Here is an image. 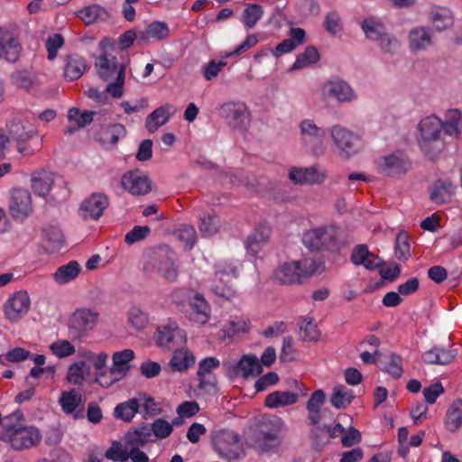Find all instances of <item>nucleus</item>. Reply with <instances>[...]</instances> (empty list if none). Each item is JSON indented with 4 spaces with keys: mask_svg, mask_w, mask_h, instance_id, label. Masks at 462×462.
I'll return each mask as SVG.
<instances>
[{
    "mask_svg": "<svg viewBox=\"0 0 462 462\" xmlns=\"http://www.w3.org/2000/svg\"><path fill=\"white\" fill-rule=\"evenodd\" d=\"M0 440L14 450L29 449L41 442L42 433L37 427L26 425L23 413L17 410L4 417Z\"/></svg>",
    "mask_w": 462,
    "mask_h": 462,
    "instance_id": "nucleus-1",
    "label": "nucleus"
},
{
    "mask_svg": "<svg viewBox=\"0 0 462 462\" xmlns=\"http://www.w3.org/2000/svg\"><path fill=\"white\" fill-rule=\"evenodd\" d=\"M100 48L102 53L96 60L97 74L103 80L108 82L106 87L107 95L114 98H119L124 94L125 66L119 63L116 57L112 53L114 43L110 40H102Z\"/></svg>",
    "mask_w": 462,
    "mask_h": 462,
    "instance_id": "nucleus-2",
    "label": "nucleus"
},
{
    "mask_svg": "<svg viewBox=\"0 0 462 462\" xmlns=\"http://www.w3.org/2000/svg\"><path fill=\"white\" fill-rule=\"evenodd\" d=\"M7 128L9 137L16 143L21 154L31 155L42 147L43 137L33 139L37 134V129L28 121L14 118L8 123Z\"/></svg>",
    "mask_w": 462,
    "mask_h": 462,
    "instance_id": "nucleus-3",
    "label": "nucleus"
},
{
    "mask_svg": "<svg viewBox=\"0 0 462 462\" xmlns=\"http://www.w3.org/2000/svg\"><path fill=\"white\" fill-rule=\"evenodd\" d=\"M317 93L325 103L335 101L343 104L357 99V94L351 85L338 76H332L321 82Z\"/></svg>",
    "mask_w": 462,
    "mask_h": 462,
    "instance_id": "nucleus-4",
    "label": "nucleus"
},
{
    "mask_svg": "<svg viewBox=\"0 0 462 462\" xmlns=\"http://www.w3.org/2000/svg\"><path fill=\"white\" fill-rule=\"evenodd\" d=\"M299 131L300 143L309 153L321 156L326 152V131L313 119L301 120L299 124Z\"/></svg>",
    "mask_w": 462,
    "mask_h": 462,
    "instance_id": "nucleus-5",
    "label": "nucleus"
},
{
    "mask_svg": "<svg viewBox=\"0 0 462 462\" xmlns=\"http://www.w3.org/2000/svg\"><path fill=\"white\" fill-rule=\"evenodd\" d=\"M213 446L218 456L227 462L239 460L244 455L239 434L231 430H220L213 435Z\"/></svg>",
    "mask_w": 462,
    "mask_h": 462,
    "instance_id": "nucleus-6",
    "label": "nucleus"
},
{
    "mask_svg": "<svg viewBox=\"0 0 462 462\" xmlns=\"http://www.w3.org/2000/svg\"><path fill=\"white\" fill-rule=\"evenodd\" d=\"M317 272L314 260L304 258L281 265L274 273V278L282 284L299 283Z\"/></svg>",
    "mask_w": 462,
    "mask_h": 462,
    "instance_id": "nucleus-7",
    "label": "nucleus"
},
{
    "mask_svg": "<svg viewBox=\"0 0 462 462\" xmlns=\"http://www.w3.org/2000/svg\"><path fill=\"white\" fill-rule=\"evenodd\" d=\"M442 126V121L434 115L426 116L420 121L418 143L424 153L430 155L439 150Z\"/></svg>",
    "mask_w": 462,
    "mask_h": 462,
    "instance_id": "nucleus-8",
    "label": "nucleus"
},
{
    "mask_svg": "<svg viewBox=\"0 0 462 462\" xmlns=\"http://www.w3.org/2000/svg\"><path fill=\"white\" fill-rule=\"evenodd\" d=\"M219 116L232 129L245 132L251 124V114L247 105L239 100L227 101L219 106Z\"/></svg>",
    "mask_w": 462,
    "mask_h": 462,
    "instance_id": "nucleus-9",
    "label": "nucleus"
},
{
    "mask_svg": "<svg viewBox=\"0 0 462 462\" xmlns=\"http://www.w3.org/2000/svg\"><path fill=\"white\" fill-rule=\"evenodd\" d=\"M284 421L277 417L265 419L259 429L255 447L261 452L276 448L282 442V433L285 430Z\"/></svg>",
    "mask_w": 462,
    "mask_h": 462,
    "instance_id": "nucleus-10",
    "label": "nucleus"
},
{
    "mask_svg": "<svg viewBox=\"0 0 462 462\" xmlns=\"http://www.w3.org/2000/svg\"><path fill=\"white\" fill-rule=\"evenodd\" d=\"M328 133L340 156L349 158L357 152L361 143L359 134L340 125L330 126Z\"/></svg>",
    "mask_w": 462,
    "mask_h": 462,
    "instance_id": "nucleus-11",
    "label": "nucleus"
},
{
    "mask_svg": "<svg viewBox=\"0 0 462 462\" xmlns=\"http://www.w3.org/2000/svg\"><path fill=\"white\" fill-rule=\"evenodd\" d=\"M187 333L177 322L168 320L157 328L155 340L157 345L167 350H174L187 344Z\"/></svg>",
    "mask_w": 462,
    "mask_h": 462,
    "instance_id": "nucleus-12",
    "label": "nucleus"
},
{
    "mask_svg": "<svg viewBox=\"0 0 462 462\" xmlns=\"http://www.w3.org/2000/svg\"><path fill=\"white\" fill-rule=\"evenodd\" d=\"M337 235L338 229L333 226H320L306 231L302 243L312 251L331 249L336 245Z\"/></svg>",
    "mask_w": 462,
    "mask_h": 462,
    "instance_id": "nucleus-13",
    "label": "nucleus"
},
{
    "mask_svg": "<svg viewBox=\"0 0 462 462\" xmlns=\"http://www.w3.org/2000/svg\"><path fill=\"white\" fill-rule=\"evenodd\" d=\"M220 366V361L214 356L206 357L199 362L197 376L198 395L212 394L217 392V380L214 371Z\"/></svg>",
    "mask_w": 462,
    "mask_h": 462,
    "instance_id": "nucleus-14",
    "label": "nucleus"
},
{
    "mask_svg": "<svg viewBox=\"0 0 462 462\" xmlns=\"http://www.w3.org/2000/svg\"><path fill=\"white\" fill-rule=\"evenodd\" d=\"M238 267V263L234 261H223L216 263L211 289L217 295L227 297L231 294L230 278L237 276Z\"/></svg>",
    "mask_w": 462,
    "mask_h": 462,
    "instance_id": "nucleus-15",
    "label": "nucleus"
},
{
    "mask_svg": "<svg viewBox=\"0 0 462 462\" xmlns=\"http://www.w3.org/2000/svg\"><path fill=\"white\" fill-rule=\"evenodd\" d=\"M98 320V313L91 309L77 310L70 317L69 334L73 338L80 339L94 329Z\"/></svg>",
    "mask_w": 462,
    "mask_h": 462,
    "instance_id": "nucleus-16",
    "label": "nucleus"
},
{
    "mask_svg": "<svg viewBox=\"0 0 462 462\" xmlns=\"http://www.w3.org/2000/svg\"><path fill=\"white\" fill-rule=\"evenodd\" d=\"M377 166L383 174L390 177H399L407 173L411 168V162L404 153L396 152L380 157L377 160Z\"/></svg>",
    "mask_w": 462,
    "mask_h": 462,
    "instance_id": "nucleus-17",
    "label": "nucleus"
},
{
    "mask_svg": "<svg viewBox=\"0 0 462 462\" xmlns=\"http://www.w3.org/2000/svg\"><path fill=\"white\" fill-rule=\"evenodd\" d=\"M9 209L15 219L23 220L32 212V195L30 191L23 188H15L11 190Z\"/></svg>",
    "mask_w": 462,
    "mask_h": 462,
    "instance_id": "nucleus-18",
    "label": "nucleus"
},
{
    "mask_svg": "<svg viewBox=\"0 0 462 462\" xmlns=\"http://www.w3.org/2000/svg\"><path fill=\"white\" fill-rule=\"evenodd\" d=\"M328 178V171L318 166L306 168H292L289 173V179L294 184H321Z\"/></svg>",
    "mask_w": 462,
    "mask_h": 462,
    "instance_id": "nucleus-19",
    "label": "nucleus"
},
{
    "mask_svg": "<svg viewBox=\"0 0 462 462\" xmlns=\"http://www.w3.org/2000/svg\"><path fill=\"white\" fill-rule=\"evenodd\" d=\"M187 319L199 325L206 324L210 317V306L205 298L196 293L182 312Z\"/></svg>",
    "mask_w": 462,
    "mask_h": 462,
    "instance_id": "nucleus-20",
    "label": "nucleus"
},
{
    "mask_svg": "<svg viewBox=\"0 0 462 462\" xmlns=\"http://www.w3.org/2000/svg\"><path fill=\"white\" fill-rule=\"evenodd\" d=\"M31 300L24 291H16L5 304V313L11 321H17L30 310Z\"/></svg>",
    "mask_w": 462,
    "mask_h": 462,
    "instance_id": "nucleus-21",
    "label": "nucleus"
},
{
    "mask_svg": "<svg viewBox=\"0 0 462 462\" xmlns=\"http://www.w3.org/2000/svg\"><path fill=\"white\" fill-rule=\"evenodd\" d=\"M122 186L133 195H144L151 190L149 178L140 171L126 172L121 180Z\"/></svg>",
    "mask_w": 462,
    "mask_h": 462,
    "instance_id": "nucleus-22",
    "label": "nucleus"
},
{
    "mask_svg": "<svg viewBox=\"0 0 462 462\" xmlns=\"http://www.w3.org/2000/svg\"><path fill=\"white\" fill-rule=\"evenodd\" d=\"M108 204V198L104 193H93L83 201L80 211L84 218L97 220Z\"/></svg>",
    "mask_w": 462,
    "mask_h": 462,
    "instance_id": "nucleus-23",
    "label": "nucleus"
},
{
    "mask_svg": "<svg viewBox=\"0 0 462 462\" xmlns=\"http://www.w3.org/2000/svg\"><path fill=\"white\" fill-rule=\"evenodd\" d=\"M294 384L300 393L275 391L266 396L265 405L271 409H276L296 403L299 396L305 395L306 391L302 389V384L298 381H295Z\"/></svg>",
    "mask_w": 462,
    "mask_h": 462,
    "instance_id": "nucleus-24",
    "label": "nucleus"
},
{
    "mask_svg": "<svg viewBox=\"0 0 462 462\" xmlns=\"http://www.w3.org/2000/svg\"><path fill=\"white\" fill-rule=\"evenodd\" d=\"M22 47L13 33L0 28V58L8 62H15L21 54Z\"/></svg>",
    "mask_w": 462,
    "mask_h": 462,
    "instance_id": "nucleus-25",
    "label": "nucleus"
},
{
    "mask_svg": "<svg viewBox=\"0 0 462 462\" xmlns=\"http://www.w3.org/2000/svg\"><path fill=\"white\" fill-rule=\"evenodd\" d=\"M271 235V226L264 223L256 227L247 237L245 248L248 254L256 255L266 245Z\"/></svg>",
    "mask_w": 462,
    "mask_h": 462,
    "instance_id": "nucleus-26",
    "label": "nucleus"
},
{
    "mask_svg": "<svg viewBox=\"0 0 462 462\" xmlns=\"http://www.w3.org/2000/svg\"><path fill=\"white\" fill-rule=\"evenodd\" d=\"M59 403L65 413L71 414L75 412V418L82 416V394L79 390L71 389L63 392L59 399Z\"/></svg>",
    "mask_w": 462,
    "mask_h": 462,
    "instance_id": "nucleus-27",
    "label": "nucleus"
},
{
    "mask_svg": "<svg viewBox=\"0 0 462 462\" xmlns=\"http://www.w3.org/2000/svg\"><path fill=\"white\" fill-rule=\"evenodd\" d=\"M227 366L229 371L235 374H241L245 378L248 376H255L261 374L262 372V365L257 357L254 356H244L235 365H224Z\"/></svg>",
    "mask_w": 462,
    "mask_h": 462,
    "instance_id": "nucleus-28",
    "label": "nucleus"
},
{
    "mask_svg": "<svg viewBox=\"0 0 462 462\" xmlns=\"http://www.w3.org/2000/svg\"><path fill=\"white\" fill-rule=\"evenodd\" d=\"M195 362V356L184 346L173 350L169 366L172 371L184 373L192 367Z\"/></svg>",
    "mask_w": 462,
    "mask_h": 462,
    "instance_id": "nucleus-29",
    "label": "nucleus"
},
{
    "mask_svg": "<svg viewBox=\"0 0 462 462\" xmlns=\"http://www.w3.org/2000/svg\"><path fill=\"white\" fill-rule=\"evenodd\" d=\"M175 112V107L170 104L156 108L146 118L145 126L147 130L151 133L155 132L159 127L166 124Z\"/></svg>",
    "mask_w": 462,
    "mask_h": 462,
    "instance_id": "nucleus-30",
    "label": "nucleus"
},
{
    "mask_svg": "<svg viewBox=\"0 0 462 462\" xmlns=\"http://www.w3.org/2000/svg\"><path fill=\"white\" fill-rule=\"evenodd\" d=\"M351 261L355 265L364 266L367 270H374L381 264V260L369 252L365 245H358L353 249Z\"/></svg>",
    "mask_w": 462,
    "mask_h": 462,
    "instance_id": "nucleus-31",
    "label": "nucleus"
},
{
    "mask_svg": "<svg viewBox=\"0 0 462 462\" xmlns=\"http://www.w3.org/2000/svg\"><path fill=\"white\" fill-rule=\"evenodd\" d=\"M144 271L147 273H152L153 272H158L162 273V275L168 282H174L178 277V265L176 262L167 257L159 261L158 263L149 262L144 265Z\"/></svg>",
    "mask_w": 462,
    "mask_h": 462,
    "instance_id": "nucleus-32",
    "label": "nucleus"
},
{
    "mask_svg": "<svg viewBox=\"0 0 462 462\" xmlns=\"http://www.w3.org/2000/svg\"><path fill=\"white\" fill-rule=\"evenodd\" d=\"M360 26L365 38L375 42L387 32L382 19L373 15L365 18Z\"/></svg>",
    "mask_w": 462,
    "mask_h": 462,
    "instance_id": "nucleus-33",
    "label": "nucleus"
},
{
    "mask_svg": "<svg viewBox=\"0 0 462 462\" xmlns=\"http://www.w3.org/2000/svg\"><path fill=\"white\" fill-rule=\"evenodd\" d=\"M62 244L63 235L59 227L50 226L42 229V246L48 253L53 254L60 251Z\"/></svg>",
    "mask_w": 462,
    "mask_h": 462,
    "instance_id": "nucleus-34",
    "label": "nucleus"
},
{
    "mask_svg": "<svg viewBox=\"0 0 462 462\" xmlns=\"http://www.w3.org/2000/svg\"><path fill=\"white\" fill-rule=\"evenodd\" d=\"M81 267L75 261H69L68 263L60 266L53 273V280L57 284L64 285L73 282L80 273Z\"/></svg>",
    "mask_w": 462,
    "mask_h": 462,
    "instance_id": "nucleus-35",
    "label": "nucleus"
},
{
    "mask_svg": "<svg viewBox=\"0 0 462 462\" xmlns=\"http://www.w3.org/2000/svg\"><path fill=\"white\" fill-rule=\"evenodd\" d=\"M87 69L86 60L76 54L69 55L65 60L64 76L69 80L79 79Z\"/></svg>",
    "mask_w": 462,
    "mask_h": 462,
    "instance_id": "nucleus-36",
    "label": "nucleus"
},
{
    "mask_svg": "<svg viewBox=\"0 0 462 462\" xmlns=\"http://www.w3.org/2000/svg\"><path fill=\"white\" fill-rule=\"evenodd\" d=\"M134 356V352L129 348L115 352L112 356L113 364L111 367L125 378L131 370L130 363Z\"/></svg>",
    "mask_w": 462,
    "mask_h": 462,
    "instance_id": "nucleus-37",
    "label": "nucleus"
},
{
    "mask_svg": "<svg viewBox=\"0 0 462 462\" xmlns=\"http://www.w3.org/2000/svg\"><path fill=\"white\" fill-rule=\"evenodd\" d=\"M170 34V29L166 23L152 22L148 24L143 31L139 32L140 41H148L152 39L154 41H162L166 39Z\"/></svg>",
    "mask_w": 462,
    "mask_h": 462,
    "instance_id": "nucleus-38",
    "label": "nucleus"
},
{
    "mask_svg": "<svg viewBox=\"0 0 462 462\" xmlns=\"http://www.w3.org/2000/svg\"><path fill=\"white\" fill-rule=\"evenodd\" d=\"M409 43L412 51L424 50L432 44L431 33L429 29L419 27L409 33Z\"/></svg>",
    "mask_w": 462,
    "mask_h": 462,
    "instance_id": "nucleus-39",
    "label": "nucleus"
},
{
    "mask_svg": "<svg viewBox=\"0 0 462 462\" xmlns=\"http://www.w3.org/2000/svg\"><path fill=\"white\" fill-rule=\"evenodd\" d=\"M152 436L150 429L142 427L140 429L130 430L125 437V444L129 450H138L144 446Z\"/></svg>",
    "mask_w": 462,
    "mask_h": 462,
    "instance_id": "nucleus-40",
    "label": "nucleus"
},
{
    "mask_svg": "<svg viewBox=\"0 0 462 462\" xmlns=\"http://www.w3.org/2000/svg\"><path fill=\"white\" fill-rule=\"evenodd\" d=\"M453 184L449 180L437 181L430 193V199L438 204H443L450 200L453 194Z\"/></svg>",
    "mask_w": 462,
    "mask_h": 462,
    "instance_id": "nucleus-41",
    "label": "nucleus"
},
{
    "mask_svg": "<svg viewBox=\"0 0 462 462\" xmlns=\"http://www.w3.org/2000/svg\"><path fill=\"white\" fill-rule=\"evenodd\" d=\"M461 120L462 113L458 109L448 110L445 115V120L442 122V130L449 136H458Z\"/></svg>",
    "mask_w": 462,
    "mask_h": 462,
    "instance_id": "nucleus-42",
    "label": "nucleus"
},
{
    "mask_svg": "<svg viewBox=\"0 0 462 462\" xmlns=\"http://www.w3.org/2000/svg\"><path fill=\"white\" fill-rule=\"evenodd\" d=\"M82 21L89 25L98 21H105L108 18L107 11L99 5L87 6L79 12Z\"/></svg>",
    "mask_w": 462,
    "mask_h": 462,
    "instance_id": "nucleus-43",
    "label": "nucleus"
},
{
    "mask_svg": "<svg viewBox=\"0 0 462 462\" xmlns=\"http://www.w3.org/2000/svg\"><path fill=\"white\" fill-rule=\"evenodd\" d=\"M138 411V402L137 398L134 397L117 404L115 408L114 415L117 419L129 422Z\"/></svg>",
    "mask_w": 462,
    "mask_h": 462,
    "instance_id": "nucleus-44",
    "label": "nucleus"
},
{
    "mask_svg": "<svg viewBox=\"0 0 462 462\" xmlns=\"http://www.w3.org/2000/svg\"><path fill=\"white\" fill-rule=\"evenodd\" d=\"M431 22L438 31H443L453 24V16L449 9L436 7L431 11Z\"/></svg>",
    "mask_w": 462,
    "mask_h": 462,
    "instance_id": "nucleus-45",
    "label": "nucleus"
},
{
    "mask_svg": "<svg viewBox=\"0 0 462 462\" xmlns=\"http://www.w3.org/2000/svg\"><path fill=\"white\" fill-rule=\"evenodd\" d=\"M300 337L303 341L317 342L320 337L318 325L311 318L305 317L300 322Z\"/></svg>",
    "mask_w": 462,
    "mask_h": 462,
    "instance_id": "nucleus-46",
    "label": "nucleus"
},
{
    "mask_svg": "<svg viewBox=\"0 0 462 462\" xmlns=\"http://www.w3.org/2000/svg\"><path fill=\"white\" fill-rule=\"evenodd\" d=\"M462 425V401H455L447 411L446 426L448 430L455 431Z\"/></svg>",
    "mask_w": 462,
    "mask_h": 462,
    "instance_id": "nucleus-47",
    "label": "nucleus"
},
{
    "mask_svg": "<svg viewBox=\"0 0 462 462\" xmlns=\"http://www.w3.org/2000/svg\"><path fill=\"white\" fill-rule=\"evenodd\" d=\"M129 448L120 441L114 440L111 446L106 450L104 456L113 462H126L129 459Z\"/></svg>",
    "mask_w": 462,
    "mask_h": 462,
    "instance_id": "nucleus-48",
    "label": "nucleus"
},
{
    "mask_svg": "<svg viewBox=\"0 0 462 462\" xmlns=\"http://www.w3.org/2000/svg\"><path fill=\"white\" fill-rule=\"evenodd\" d=\"M319 60V54L318 50L313 46H309L301 54L297 57L295 62L291 66V69L296 70L308 67L317 63Z\"/></svg>",
    "mask_w": 462,
    "mask_h": 462,
    "instance_id": "nucleus-49",
    "label": "nucleus"
},
{
    "mask_svg": "<svg viewBox=\"0 0 462 462\" xmlns=\"http://www.w3.org/2000/svg\"><path fill=\"white\" fill-rule=\"evenodd\" d=\"M381 369L391 374L393 377L399 378L402 376L403 373L402 363V358L398 355L390 354L389 356H386L384 360L381 361Z\"/></svg>",
    "mask_w": 462,
    "mask_h": 462,
    "instance_id": "nucleus-50",
    "label": "nucleus"
},
{
    "mask_svg": "<svg viewBox=\"0 0 462 462\" xmlns=\"http://www.w3.org/2000/svg\"><path fill=\"white\" fill-rule=\"evenodd\" d=\"M353 400L352 391L344 385H337L333 389L331 403L337 409L348 405Z\"/></svg>",
    "mask_w": 462,
    "mask_h": 462,
    "instance_id": "nucleus-51",
    "label": "nucleus"
},
{
    "mask_svg": "<svg viewBox=\"0 0 462 462\" xmlns=\"http://www.w3.org/2000/svg\"><path fill=\"white\" fill-rule=\"evenodd\" d=\"M123 379L124 377L121 374H117L115 369L110 367L109 369H105L96 373L94 382L102 388H109Z\"/></svg>",
    "mask_w": 462,
    "mask_h": 462,
    "instance_id": "nucleus-52",
    "label": "nucleus"
},
{
    "mask_svg": "<svg viewBox=\"0 0 462 462\" xmlns=\"http://www.w3.org/2000/svg\"><path fill=\"white\" fill-rule=\"evenodd\" d=\"M249 329V321L239 316H232L223 328L226 337H232L239 332H246Z\"/></svg>",
    "mask_w": 462,
    "mask_h": 462,
    "instance_id": "nucleus-53",
    "label": "nucleus"
},
{
    "mask_svg": "<svg viewBox=\"0 0 462 462\" xmlns=\"http://www.w3.org/2000/svg\"><path fill=\"white\" fill-rule=\"evenodd\" d=\"M86 367L87 364L85 361L71 364L67 372L68 382L74 385H82L86 379Z\"/></svg>",
    "mask_w": 462,
    "mask_h": 462,
    "instance_id": "nucleus-54",
    "label": "nucleus"
},
{
    "mask_svg": "<svg viewBox=\"0 0 462 462\" xmlns=\"http://www.w3.org/2000/svg\"><path fill=\"white\" fill-rule=\"evenodd\" d=\"M79 356L90 361L96 373L105 370L108 360V355L105 351L95 353L90 350L83 349L79 352Z\"/></svg>",
    "mask_w": 462,
    "mask_h": 462,
    "instance_id": "nucleus-55",
    "label": "nucleus"
},
{
    "mask_svg": "<svg viewBox=\"0 0 462 462\" xmlns=\"http://www.w3.org/2000/svg\"><path fill=\"white\" fill-rule=\"evenodd\" d=\"M53 179L51 173L43 172L32 178V187L39 196H45L49 193Z\"/></svg>",
    "mask_w": 462,
    "mask_h": 462,
    "instance_id": "nucleus-56",
    "label": "nucleus"
},
{
    "mask_svg": "<svg viewBox=\"0 0 462 462\" xmlns=\"http://www.w3.org/2000/svg\"><path fill=\"white\" fill-rule=\"evenodd\" d=\"M12 83L27 91L32 90L37 85L35 78L26 70L15 71L11 75Z\"/></svg>",
    "mask_w": 462,
    "mask_h": 462,
    "instance_id": "nucleus-57",
    "label": "nucleus"
},
{
    "mask_svg": "<svg viewBox=\"0 0 462 462\" xmlns=\"http://www.w3.org/2000/svg\"><path fill=\"white\" fill-rule=\"evenodd\" d=\"M95 114L92 111L81 112L79 109L73 107L68 112V119L71 125L83 128L93 121Z\"/></svg>",
    "mask_w": 462,
    "mask_h": 462,
    "instance_id": "nucleus-58",
    "label": "nucleus"
},
{
    "mask_svg": "<svg viewBox=\"0 0 462 462\" xmlns=\"http://www.w3.org/2000/svg\"><path fill=\"white\" fill-rule=\"evenodd\" d=\"M219 226V218L214 213H208L200 218L199 231L204 236H210L218 231Z\"/></svg>",
    "mask_w": 462,
    "mask_h": 462,
    "instance_id": "nucleus-59",
    "label": "nucleus"
},
{
    "mask_svg": "<svg viewBox=\"0 0 462 462\" xmlns=\"http://www.w3.org/2000/svg\"><path fill=\"white\" fill-rule=\"evenodd\" d=\"M263 15V7L258 4H251L244 10L243 23L247 28L251 29L255 26Z\"/></svg>",
    "mask_w": 462,
    "mask_h": 462,
    "instance_id": "nucleus-60",
    "label": "nucleus"
},
{
    "mask_svg": "<svg viewBox=\"0 0 462 462\" xmlns=\"http://www.w3.org/2000/svg\"><path fill=\"white\" fill-rule=\"evenodd\" d=\"M196 293L197 292L192 290L180 288L171 292V300L176 305L180 312H183V309L188 306L189 302Z\"/></svg>",
    "mask_w": 462,
    "mask_h": 462,
    "instance_id": "nucleus-61",
    "label": "nucleus"
},
{
    "mask_svg": "<svg viewBox=\"0 0 462 462\" xmlns=\"http://www.w3.org/2000/svg\"><path fill=\"white\" fill-rule=\"evenodd\" d=\"M394 251L399 261L404 262L411 256V245L407 233L400 232L397 235Z\"/></svg>",
    "mask_w": 462,
    "mask_h": 462,
    "instance_id": "nucleus-62",
    "label": "nucleus"
},
{
    "mask_svg": "<svg viewBox=\"0 0 462 462\" xmlns=\"http://www.w3.org/2000/svg\"><path fill=\"white\" fill-rule=\"evenodd\" d=\"M51 352L58 358H65L75 354L76 348L67 339H58L49 346Z\"/></svg>",
    "mask_w": 462,
    "mask_h": 462,
    "instance_id": "nucleus-63",
    "label": "nucleus"
},
{
    "mask_svg": "<svg viewBox=\"0 0 462 462\" xmlns=\"http://www.w3.org/2000/svg\"><path fill=\"white\" fill-rule=\"evenodd\" d=\"M139 411L145 415L154 416L160 413L161 409L155 402L154 399L145 393H139L137 396Z\"/></svg>",
    "mask_w": 462,
    "mask_h": 462,
    "instance_id": "nucleus-64",
    "label": "nucleus"
}]
</instances>
